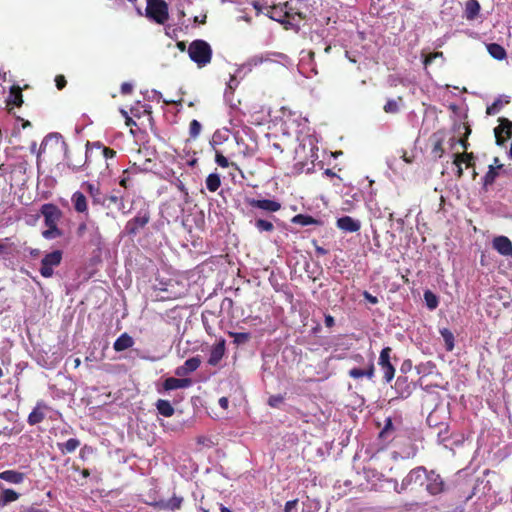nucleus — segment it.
Wrapping results in <instances>:
<instances>
[{
  "instance_id": "obj_1",
  "label": "nucleus",
  "mask_w": 512,
  "mask_h": 512,
  "mask_svg": "<svg viewBox=\"0 0 512 512\" xmlns=\"http://www.w3.org/2000/svg\"><path fill=\"white\" fill-rule=\"evenodd\" d=\"M49 146L59 147L61 150H64L66 164L73 171H79L86 164L89 165V153L91 150H88V144L86 145L87 149L85 153H83L81 149L69 151L67 143L59 133H50L43 139L37 151L38 159L41 154L46 152Z\"/></svg>"
},
{
  "instance_id": "obj_2",
  "label": "nucleus",
  "mask_w": 512,
  "mask_h": 512,
  "mask_svg": "<svg viewBox=\"0 0 512 512\" xmlns=\"http://www.w3.org/2000/svg\"><path fill=\"white\" fill-rule=\"evenodd\" d=\"M188 54L190 59L202 68L211 62L212 48L205 40L197 39L190 43Z\"/></svg>"
},
{
  "instance_id": "obj_3",
  "label": "nucleus",
  "mask_w": 512,
  "mask_h": 512,
  "mask_svg": "<svg viewBox=\"0 0 512 512\" xmlns=\"http://www.w3.org/2000/svg\"><path fill=\"white\" fill-rule=\"evenodd\" d=\"M151 220V212L149 205L144 203L143 206L137 211L136 215L128 220L124 227V232L128 236H136L144 229Z\"/></svg>"
},
{
  "instance_id": "obj_4",
  "label": "nucleus",
  "mask_w": 512,
  "mask_h": 512,
  "mask_svg": "<svg viewBox=\"0 0 512 512\" xmlns=\"http://www.w3.org/2000/svg\"><path fill=\"white\" fill-rule=\"evenodd\" d=\"M401 420L399 419L398 423L395 424L393 420L388 417L385 420L384 427L379 433V438L384 441H396L397 444L401 443V440L404 437L410 438L413 434V429H401Z\"/></svg>"
},
{
  "instance_id": "obj_5",
  "label": "nucleus",
  "mask_w": 512,
  "mask_h": 512,
  "mask_svg": "<svg viewBox=\"0 0 512 512\" xmlns=\"http://www.w3.org/2000/svg\"><path fill=\"white\" fill-rule=\"evenodd\" d=\"M146 17L159 25H164L169 19V7L165 0H146Z\"/></svg>"
},
{
  "instance_id": "obj_6",
  "label": "nucleus",
  "mask_w": 512,
  "mask_h": 512,
  "mask_svg": "<svg viewBox=\"0 0 512 512\" xmlns=\"http://www.w3.org/2000/svg\"><path fill=\"white\" fill-rule=\"evenodd\" d=\"M63 259L61 250H54L47 253L41 260L39 272L44 278H51L54 275V268L58 267Z\"/></svg>"
},
{
  "instance_id": "obj_7",
  "label": "nucleus",
  "mask_w": 512,
  "mask_h": 512,
  "mask_svg": "<svg viewBox=\"0 0 512 512\" xmlns=\"http://www.w3.org/2000/svg\"><path fill=\"white\" fill-rule=\"evenodd\" d=\"M427 469L424 466H418L409 471L401 482V490H406L413 486H423L426 480Z\"/></svg>"
},
{
  "instance_id": "obj_8",
  "label": "nucleus",
  "mask_w": 512,
  "mask_h": 512,
  "mask_svg": "<svg viewBox=\"0 0 512 512\" xmlns=\"http://www.w3.org/2000/svg\"><path fill=\"white\" fill-rule=\"evenodd\" d=\"M391 347H384L379 355L378 365L384 373V380L390 383L395 376V367L391 363Z\"/></svg>"
},
{
  "instance_id": "obj_9",
  "label": "nucleus",
  "mask_w": 512,
  "mask_h": 512,
  "mask_svg": "<svg viewBox=\"0 0 512 512\" xmlns=\"http://www.w3.org/2000/svg\"><path fill=\"white\" fill-rule=\"evenodd\" d=\"M426 477V491L430 495L436 496L445 491V481L435 470H427Z\"/></svg>"
},
{
  "instance_id": "obj_10",
  "label": "nucleus",
  "mask_w": 512,
  "mask_h": 512,
  "mask_svg": "<svg viewBox=\"0 0 512 512\" xmlns=\"http://www.w3.org/2000/svg\"><path fill=\"white\" fill-rule=\"evenodd\" d=\"M40 213L44 217L45 226L58 225L63 216L61 209L53 203H45L40 208Z\"/></svg>"
},
{
  "instance_id": "obj_11",
  "label": "nucleus",
  "mask_w": 512,
  "mask_h": 512,
  "mask_svg": "<svg viewBox=\"0 0 512 512\" xmlns=\"http://www.w3.org/2000/svg\"><path fill=\"white\" fill-rule=\"evenodd\" d=\"M499 125L494 128L495 140L498 146H503L507 139L512 137V121L500 117Z\"/></svg>"
},
{
  "instance_id": "obj_12",
  "label": "nucleus",
  "mask_w": 512,
  "mask_h": 512,
  "mask_svg": "<svg viewBox=\"0 0 512 512\" xmlns=\"http://www.w3.org/2000/svg\"><path fill=\"white\" fill-rule=\"evenodd\" d=\"M245 202L252 208H258L269 213H275L281 209V203L272 199L246 198Z\"/></svg>"
},
{
  "instance_id": "obj_13",
  "label": "nucleus",
  "mask_w": 512,
  "mask_h": 512,
  "mask_svg": "<svg viewBox=\"0 0 512 512\" xmlns=\"http://www.w3.org/2000/svg\"><path fill=\"white\" fill-rule=\"evenodd\" d=\"M82 188L85 189L86 193L92 199L93 205H106V195L102 193L99 184L84 182Z\"/></svg>"
},
{
  "instance_id": "obj_14",
  "label": "nucleus",
  "mask_w": 512,
  "mask_h": 512,
  "mask_svg": "<svg viewBox=\"0 0 512 512\" xmlns=\"http://www.w3.org/2000/svg\"><path fill=\"white\" fill-rule=\"evenodd\" d=\"M201 365V358L199 355L187 359L183 365L178 366L175 374L179 377H185L190 373L196 371Z\"/></svg>"
},
{
  "instance_id": "obj_15",
  "label": "nucleus",
  "mask_w": 512,
  "mask_h": 512,
  "mask_svg": "<svg viewBox=\"0 0 512 512\" xmlns=\"http://www.w3.org/2000/svg\"><path fill=\"white\" fill-rule=\"evenodd\" d=\"M493 248L503 256H512V242L506 236H497L492 242Z\"/></svg>"
},
{
  "instance_id": "obj_16",
  "label": "nucleus",
  "mask_w": 512,
  "mask_h": 512,
  "mask_svg": "<svg viewBox=\"0 0 512 512\" xmlns=\"http://www.w3.org/2000/svg\"><path fill=\"white\" fill-rule=\"evenodd\" d=\"M337 227L345 232H358L361 228V223L350 216H343L337 219Z\"/></svg>"
},
{
  "instance_id": "obj_17",
  "label": "nucleus",
  "mask_w": 512,
  "mask_h": 512,
  "mask_svg": "<svg viewBox=\"0 0 512 512\" xmlns=\"http://www.w3.org/2000/svg\"><path fill=\"white\" fill-rule=\"evenodd\" d=\"M225 340L221 339L218 343L214 344L210 350V355L208 358V364L211 366H216L222 360L225 354Z\"/></svg>"
},
{
  "instance_id": "obj_18",
  "label": "nucleus",
  "mask_w": 512,
  "mask_h": 512,
  "mask_svg": "<svg viewBox=\"0 0 512 512\" xmlns=\"http://www.w3.org/2000/svg\"><path fill=\"white\" fill-rule=\"evenodd\" d=\"M73 208L77 213L88 215V201L85 194L81 191H76L71 196Z\"/></svg>"
},
{
  "instance_id": "obj_19",
  "label": "nucleus",
  "mask_w": 512,
  "mask_h": 512,
  "mask_svg": "<svg viewBox=\"0 0 512 512\" xmlns=\"http://www.w3.org/2000/svg\"><path fill=\"white\" fill-rule=\"evenodd\" d=\"M191 384H192V381L189 378L169 377V378L165 379V381L163 382V388L166 391H170V390H176V389H181V388H187Z\"/></svg>"
},
{
  "instance_id": "obj_20",
  "label": "nucleus",
  "mask_w": 512,
  "mask_h": 512,
  "mask_svg": "<svg viewBox=\"0 0 512 512\" xmlns=\"http://www.w3.org/2000/svg\"><path fill=\"white\" fill-rule=\"evenodd\" d=\"M182 504H183V497L173 495L168 500H161L159 502H156L155 507H157L160 510L175 511V510H179L182 507Z\"/></svg>"
},
{
  "instance_id": "obj_21",
  "label": "nucleus",
  "mask_w": 512,
  "mask_h": 512,
  "mask_svg": "<svg viewBox=\"0 0 512 512\" xmlns=\"http://www.w3.org/2000/svg\"><path fill=\"white\" fill-rule=\"evenodd\" d=\"M7 106L21 107L23 104L22 89L18 85H13L10 88L9 96L6 100Z\"/></svg>"
},
{
  "instance_id": "obj_22",
  "label": "nucleus",
  "mask_w": 512,
  "mask_h": 512,
  "mask_svg": "<svg viewBox=\"0 0 512 512\" xmlns=\"http://www.w3.org/2000/svg\"><path fill=\"white\" fill-rule=\"evenodd\" d=\"M21 494L14 489L4 488L0 492V509L6 507L12 502L17 501L20 498Z\"/></svg>"
},
{
  "instance_id": "obj_23",
  "label": "nucleus",
  "mask_w": 512,
  "mask_h": 512,
  "mask_svg": "<svg viewBox=\"0 0 512 512\" xmlns=\"http://www.w3.org/2000/svg\"><path fill=\"white\" fill-rule=\"evenodd\" d=\"M0 479L11 484H21L25 479V473L16 470H5L0 472Z\"/></svg>"
},
{
  "instance_id": "obj_24",
  "label": "nucleus",
  "mask_w": 512,
  "mask_h": 512,
  "mask_svg": "<svg viewBox=\"0 0 512 512\" xmlns=\"http://www.w3.org/2000/svg\"><path fill=\"white\" fill-rule=\"evenodd\" d=\"M481 6L478 0H468L465 3L464 16L467 20H475L480 13Z\"/></svg>"
},
{
  "instance_id": "obj_25",
  "label": "nucleus",
  "mask_w": 512,
  "mask_h": 512,
  "mask_svg": "<svg viewBox=\"0 0 512 512\" xmlns=\"http://www.w3.org/2000/svg\"><path fill=\"white\" fill-rule=\"evenodd\" d=\"M134 345L133 338L128 333L121 334L114 342L113 348L117 352H121L131 348Z\"/></svg>"
},
{
  "instance_id": "obj_26",
  "label": "nucleus",
  "mask_w": 512,
  "mask_h": 512,
  "mask_svg": "<svg viewBox=\"0 0 512 512\" xmlns=\"http://www.w3.org/2000/svg\"><path fill=\"white\" fill-rule=\"evenodd\" d=\"M47 408L43 402H38L32 412L28 415L27 422L29 425H36L42 422L45 418V414L42 409Z\"/></svg>"
},
{
  "instance_id": "obj_27",
  "label": "nucleus",
  "mask_w": 512,
  "mask_h": 512,
  "mask_svg": "<svg viewBox=\"0 0 512 512\" xmlns=\"http://www.w3.org/2000/svg\"><path fill=\"white\" fill-rule=\"evenodd\" d=\"M375 367L372 361L369 362L368 367L366 369L360 368H352L349 370L348 374L351 378L358 379L361 377H367L372 379L374 377Z\"/></svg>"
},
{
  "instance_id": "obj_28",
  "label": "nucleus",
  "mask_w": 512,
  "mask_h": 512,
  "mask_svg": "<svg viewBox=\"0 0 512 512\" xmlns=\"http://www.w3.org/2000/svg\"><path fill=\"white\" fill-rule=\"evenodd\" d=\"M93 149L98 150L106 161L108 159H113L116 156V151L114 149L104 146L99 141L93 143L88 142V150L92 151Z\"/></svg>"
},
{
  "instance_id": "obj_29",
  "label": "nucleus",
  "mask_w": 512,
  "mask_h": 512,
  "mask_svg": "<svg viewBox=\"0 0 512 512\" xmlns=\"http://www.w3.org/2000/svg\"><path fill=\"white\" fill-rule=\"evenodd\" d=\"M510 103V97L509 96H500L498 97L491 105H489L486 109L487 115H496L500 112V110L504 107V105H507Z\"/></svg>"
},
{
  "instance_id": "obj_30",
  "label": "nucleus",
  "mask_w": 512,
  "mask_h": 512,
  "mask_svg": "<svg viewBox=\"0 0 512 512\" xmlns=\"http://www.w3.org/2000/svg\"><path fill=\"white\" fill-rule=\"evenodd\" d=\"M487 51L496 60H504L507 58V52L505 48L498 43H490L487 45Z\"/></svg>"
},
{
  "instance_id": "obj_31",
  "label": "nucleus",
  "mask_w": 512,
  "mask_h": 512,
  "mask_svg": "<svg viewBox=\"0 0 512 512\" xmlns=\"http://www.w3.org/2000/svg\"><path fill=\"white\" fill-rule=\"evenodd\" d=\"M291 222L293 224H299L301 226H307V225H321L322 222L310 215L305 214H297L292 219Z\"/></svg>"
},
{
  "instance_id": "obj_32",
  "label": "nucleus",
  "mask_w": 512,
  "mask_h": 512,
  "mask_svg": "<svg viewBox=\"0 0 512 512\" xmlns=\"http://www.w3.org/2000/svg\"><path fill=\"white\" fill-rule=\"evenodd\" d=\"M156 408L160 415L164 417H171L174 415L175 409L168 400L158 399Z\"/></svg>"
},
{
  "instance_id": "obj_33",
  "label": "nucleus",
  "mask_w": 512,
  "mask_h": 512,
  "mask_svg": "<svg viewBox=\"0 0 512 512\" xmlns=\"http://www.w3.org/2000/svg\"><path fill=\"white\" fill-rule=\"evenodd\" d=\"M432 139H433V147H432L431 153L435 158L439 159L444 154V148H443L444 139H443V137L439 136L437 133H435L432 136Z\"/></svg>"
},
{
  "instance_id": "obj_34",
  "label": "nucleus",
  "mask_w": 512,
  "mask_h": 512,
  "mask_svg": "<svg viewBox=\"0 0 512 512\" xmlns=\"http://www.w3.org/2000/svg\"><path fill=\"white\" fill-rule=\"evenodd\" d=\"M454 164L465 163L467 167H472L475 164V157L472 152L468 153L464 151L463 153H457L454 155Z\"/></svg>"
},
{
  "instance_id": "obj_35",
  "label": "nucleus",
  "mask_w": 512,
  "mask_h": 512,
  "mask_svg": "<svg viewBox=\"0 0 512 512\" xmlns=\"http://www.w3.org/2000/svg\"><path fill=\"white\" fill-rule=\"evenodd\" d=\"M80 446V441L76 438H70L65 443H57L58 449L62 454L72 453Z\"/></svg>"
},
{
  "instance_id": "obj_36",
  "label": "nucleus",
  "mask_w": 512,
  "mask_h": 512,
  "mask_svg": "<svg viewBox=\"0 0 512 512\" xmlns=\"http://www.w3.org/2000/svg\"><path fill=\"white\" fill-rule=\"evenodd\" d=\"M111 204H115L118 206V209L122 211L124 214L127 213L124 211V195L122 194H111L106 195V207H110Z\"/></svg>"
},
{
  "instance_id": "obj_37",
  "label": "nucleus",
  "mask_w": 512,
  "mask_h": 512,
  "mask_svg": "<svg viewBox=\"0 0 512 512\" xmlns=\"http://www.w3.org/2000/svg\"><path fill=\"white\" fill-rule=\"evenodd\" d=\"M206 188L210 192H216L221 186V179L217 173H211L205 180Z\"/></svg>"
},
{
  "instance_id": "obj_38",
  "label": "nucleus",
  "mask_w": 512,
  "mask_h": 512,
  "mask_svg": "<svg viewBox=\"0 0 512 512\" xmlns=\"http://www.w3.org/2000/svg\"><path fill=\"white\" fill-rule=\"evenodd\" d=\"M498 175H499V173H498L497 167H495L494 165H489L488 171L486 172V174L483 177L484 188L491 186L495 182Z\"/></svg>"
},
{
  "instance_id": "obj_39",
  "label": "nucleus",
  "mask_w": 512,
  "mask_h": 512,
  "mask_svg": "<svg viewBox=\"0 0 512 512\" xmlns=\"http://www.w3.org/2000/svg\"><path fill=\"white\" fill-rule=\"evenodd\" d=\"M254 226L258 230V232H273L274 231V224L272 221L262 218H257L254 221Z\"/></svg>"
},
{
  "instance_id": "obj_40",
  "label": "nucleus",
  "mask_w": 512,
  "mask_h": 512,
  "mask_svg": "<svg viewBox=\"0 0 512 512\" xmlns=\"http://www.w3.org/2000/svg\"><path fill=\"white\" fill-rule=\"evenodd\" d=\"M63 235L62 230L58 228V225L47 226L46 230L42 231L43 238L47 240H52Z\"/></svg>"
},
{
  "instance_id": "obj_41",
  "label": "nucleus",
  "mask_w": 512,
  "mask_h": 512,
  "mask_svg": "<svg viewBox=\"0 0 512 512\" xmlns=\"http://www.w3.org/2000/svg\"><path fill=\"white\" fill-rule=\"evenodd\" d=\"M440 334L445 342V347L447 351H452L454 349V335L453 333L447 329L443 328L440 330Z\"/></svg>"
},
{
  "instance_id": "obj_42",
  "label": "nucleus",
  "mask_w": 512,
  "mask_h": 512,
  "mask_svg": "<svg viewBox=\"0 0 512 512\" xmlns=\"http://www.w3.org/2000/svg\"><path fill=\"white\" fill-rule=\"evenodd\" d=\"M424 300H425L426 306L430 310H434L438 307V304H439L438 297L432 291L426 290L424 292Z\"/></svg>"
},
{
  "instance_id": "obj_43",
  "label": "nucleus",
  "mask_w": 512,
  "mask_h": 512,
  "mask_svg": "<svg viewBox=\"0 0 512 512\" xmlns=\"http://www.w3.org/2000/svg\"><path fill=\"white\" fill-rule=\"evenodd\" d=\"M215 162L221 168H228L229 166L235 167L238 169L237 165L234 162H229L228 159L222 154L221 151L215 149Z\"/></svg>"
},
{
  "instance_id": "obj_44",
  "label": "nucleus",
  "mask_w": 512,
  "mask_h": 512,
  "mask_svg": "<svg viewBox=\"0 0 512 512\" xmlns=\"http://www.w3.org/2000/svg\"><path fill=\"white\" fill-rule=\"evenodd\" d=\"M130 174V171L126 169L120 176L119 185L126 190L133 187V179L131 178Z\"/></svg>"
},
{
  "instance_id": "obj_45",
  "label": "nucleus",
  "mask_w": 512,
  "mask_h": 512,
  "mask_svg": "<svg viewBox=\"0 0 512 512\" xmlns=\"http://www.w3.org/2000/svg\"><path fill=\"white\" fill-rule=\"evenodd\" d=\"M202 126L200 122L196 119H193L189 124V135L191 138L195 139L199 136L201 132Z\"/></svg>"
},
{
  "instance_id": "obj_46",
  "label": "nucleus",
  "mask_w": 512,
  "mask_h": 512,
  "mask_svg": "<svg viewBox=\"0 0 512 512\" xmlns=\"http://www.w3.org/2000/svg\"><path fill=\"white\" fill-rule=\"evenodd\" d=\"M230 336L234 338L236 344H244L250 339V334L246 332H231Z\"/></svg>"
},
{
  "instance_id": "obj_47",
  "label": "nucleus",
  "mask_w": 512,
  "mask_h": 512,
  "mask_svg": "<svg viewBox=\"0 0 512 512\" xmlns=\"http://www.w3.org/2000/svg\"><path fill=\"white\" fill-rule=\"evenodd\" d=\"M149 106H141V107H131L130 113L133 117L140 118L143 113H151Z\"/></svg>"
},
{
  "instance_id": "obj_48",
  "label": "nucleus",
  "mask_w": 512,
  "mask_h": 512,
  "mask_svg": "<svg viewBox=\"0 0 512 512\" xmlns=\"http://www.w3.org/2000/svg\"><path fill=\"white\" fill-rule=\"evenodd\" d=\"M384 111L386 113H397L399 111L398 104L395 100H388L384 105Z\"/></svg>"
},
{
  "instance_id": "obj_49",
  "label": "nucleus",
  "mask_w": 512,
  "mask_h": 512,
  "mask_svg": "<svg viewBox=\"0 0 512 512\" xmlns=\"http://www.w3.org/2000/svg\"><path fill=\"white\" fill-rule=\"evenodd\" d=\"M284 401V397L280 394L272 395L268 399V404L271 407H278Z\"/></svg>"
},
{
  "instance_id": "obj_50",
  "label": "nucleus",
  "mask_w": 512,
  "mask_h": 512,
  "mask_svg": "<svg viewBox=\"0 0 512 512\" xmlns=\"http://www.w3.org/2000/svg\"><path fill=\"white\" fill-rule=\"evenodd\" d=\"M444 55H443V52H433V53H430L429 55H427L425 58H424V66L427 67L428 65H430L434 59L436 58H443Z\"/></svg>"
},
{
  "instance_id": "obj_51",
  "label": "nucleus",
  "mask_w": 512,
  "mask_h": 512,
  "mask_svg": "<svg viewBox=\"0 0 512 512\" xmlns=\"http://www.w3.org/2000/svg\"><path fill=\"white\" fill-rule=\"evenodd\" d=\"M120 113L125 119L126 126L133 127L137 125L135 120L132 118V116L129 115V113L126 110L120 109Z\"/></svg>"
},
{
  "instance_id": "obj_52",
  "label": "nucleus",
  "mask_w": 512,
  "mask_h": 512,
  "mask_svg": "<svg viewBox=\"0 0 512 512\" xmlns=\"http://www.w3.org/2000/svg\"><path fill=\"white\" fill-rule=\"evenodd\" d=\"M55 85L58 90H62L66 87L67 81L64 75L59 74L55 77Z\"/></svg>"
},
{
  "instance_id": "obj_53",
  "label": "nucleus",
  "mask_w": 512,
  "mask_h": 512,
  "mask_svg": "<svg viewBox=\"0 0 512 512\" xmlns=\"http://www.w3.org/2000/svg\"><path fill=\"white\" fill-rule=\"evenodd\" d=\"M471 133V129L469 128V126H466V133H465V136L464 138H461L459 140V143L460 145L462 146V148L464 149V151H467L468 147H469V143H468V135Z\"/></svg>"
},
{
  "instance_id": "obj_54",
  "label": "nucleus",
  "mask_w": 512,
  "mask_h": 512,
  "mask_svg": "<svg viewBox=\"0 0 512 512\" xmlns=\"http://www.w3.org/2000/svg\"><path fill=\"white\" fill-rule=\"evenodd\" d=\"M298 500H290L285 503L284 512H291L297 506Z\"/></svg>"
},
{
  "instance_id": "obj_55",
  "label": "nucleus",
  "mask_w": 512,
  "mask_h": 512,
  "mask_svg": "<svg viewBox=\"0 0 512 512\" xmlns=\"http://www.w3.org/2000/svg\"><path fill=\"white\" fill-rule=\"evenodd\" d=\"M120 90L123 95H127L132 92L133 86L128 82H124L122 83Z\"/></svg>"
},
{
  "instance_id": "obj_56",
  "label": "nucleus",
  "mask_w": 512,
  "mask_h": 512,
  "mask_svg": "<svg viewBox=\"0 0 512 512\" xmlns=\"http://www.w3.org/2000/svg\"><path fill=\"white\" fill-rule=\"evenodd\" d=\"M364 298L371 304H377L378 298L376 296L371 295L369 292L365 291L363 293Z\"/></svg>"
},
{
  "instance_id": "obj_57",
  "label": "nucleus",
  "mask_w": 512,
  "mask_h": 512,
  "mask_svg": "<svg viewBox=\"0 0 512 512\" xmlns=\"http://www.w3.org/2000/svg\"><path fill=\"white\" fill-rule=\"evenodd\" d=\"M324 322H325L326 327H328V328H332L335 325L334 317L330 314L325 315Z\"/></svg>"
},
{
  "instance_id": "obj_58",
  "label": "nucleus",
  "mask_w": 512,
  "mask_h": 512,
  "mask_svg": "<svg viewBox=\"0 0 512 512\" xmlns=\"http://www.w3.org/2000/svg\"><path fill=\"white\" fill-rule=\"evenodd\" d=\"M404 453L408 456V457H414L417 453V447L415 445H411L409 450L408 451H404Z\"/></svg>"
},
{
  "instance_id": "obj_59",
  "label": "nucleus",
  "mask_w": 512,
  "mask_h": 512,
  "mask_svg": "<svg viewBox=\"0 0 512 512\" xmlns=\"http://www.w3.org/2000/svg\"><path fill=\"white\" fill-rule=\"evenodd\" d=\"M219 405L221 408L223 409H227L228 408V405H229V400L227 397H221L219 399Z\"/></svg>"
},
{
  "instance_id": "obj_60",
  "label": "nucleus",
  "mask_w": 512,
  "mask_h": 512,
  "mask_svg": "<svg viewBox=\"0 0 512 512\" xmlns=\"http://www.w3.org/2000/svg\"><path fill=\"white\" fill-rule=\"evenodd\" d=\"M315 251L317 253V255H326L328 253V251L326 249H324L323 247L321 246H318V245H315Z\"/></svg>"
},
{
  "instance_id": "obj_61",
  "label": "nucleus",
  "mask_w": 512,
  "mask_h": 512,
  "mask_svg": "<svg viewBox=\"0 0 512 512\" xmlns=\"http://www.w3.org/2000/svg\"><path fill=\"white\" fill-rule=\"evenodd\" d=\"M86 229H87L86 224H85V223H81V224L78 226V228H77V234H78L79 236L83 235V233L86 231Z\"/></svg>"
},
{
  "instance_id": "obj_62",
  "label": "nucleus",
  "mask_w": 512,
  "mask_h": 512,
  "mask_svg": "<svg viewBox=\"0 0 512 512\" xmlns=\"http://www.w3.org/2000/svg\"><path fill=\"white\" fill-rule=\"evenodd\" d=\"M492 165H494L495 167H497V169H498V170L503 168V164H501V163H500V160H499V158H498V157H495V158L493 159V164H492Z\"/></svg>"
},
{
  "instance_id": "obj_63",
  "label": "nucleus",
  "mask_w": 512,
  "mask_h": 512,
  "mask_svg": "<svg viewBox=\"0 0 512 512\" xmlns=\"http://www.w3.org/2000/svg\"><path fill=\"white\" fill-rule=\"evenodd\" d=\"M206 18H207V16L205 14L202 16V18H199V17L196 16L194 18V22L195 23H200V24H205L206 23Z\"/></svg>"
},
{
  "instance_id": "obj_64",
  "label": "nucleus",
  "mask_w": 512,
  "mask_h": 512,
  "mask_svg": "<svg viewBox=\"0 0 512 512\" xmlns=\"http://www.w3.org/2000/svg\"><path fill=\"white\" fill-rule=\"evenodd\" d=\"M461 164H462V163L455 164V165H456V167H457V173H456V175H457V177H458V178H461V177H462V175H463V169H462V167H461Z\"/></svg>"
}]
</instances>
